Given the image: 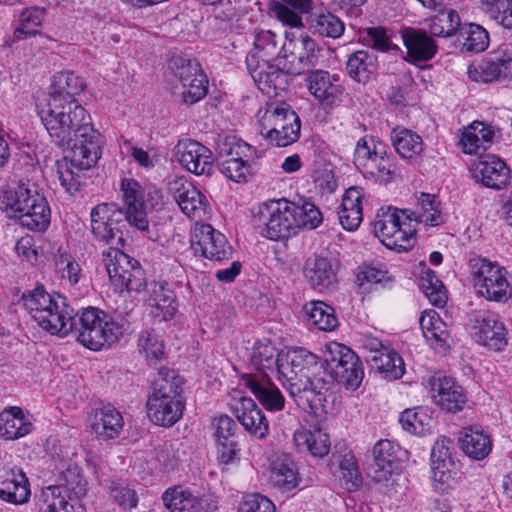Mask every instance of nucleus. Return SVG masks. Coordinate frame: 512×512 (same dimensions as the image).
I'll list each match as a JSON object with an SVG mask.
<instances>
[{"instance_id":"nucleus-15","label":"nucleus","mask_w":512,"mask_h":512,"mask_svg":"<svg viewBox=\"0 0 512 512\" xmlns=\"http://www.w3.org/2000/svg\"><path fill=\"white\" fill-rule=\"evenodd\" d=\"M191 248L195 254L215 262L228 260L233 249L226 237L210 224H202L194 229L191 236Z\"/></svg>"},{"instance_id":"nucleus-47","label":"nucleus","mask_w":512,"mask_h":512,"mask_svg":"<svg viewBox=\"0 0 512 512\" xmlns=\"http://www.w3.org/2000/svg\"><path fill=\"white\" fill-rule=\"evenodd\" d=\"M305 309L307 321L321 331H333L339 325L334 308L322 301H312Z\"/></svg>"},{"instance_id":"nucleus-43","label":"nucleus","mask_w":512,"mask_h":512,"mask_svg":"<svg viewBox=\"0 0 512 512\" xmlns=\"http://www.w3.org/2000/svg\"><path fill=\"white\" fill-rule=\"evenodd\" d=\"M46 17V9L39 6H31L23 9L18 17V26L13 32V40L20 41L40 32Z\"/></svg>"},{"instance_id":"nucleus-64","label":"nucleus","mask_w":512,"mask_h":512,"mask_svg":"<svg viewBox=\"0 0 512 512\" xmlns=\"http://www.w3.org/2000/svg\"><path fill=\"white\" fill-rule=\"evenodd\" d=\"M110 497L123 510L130 511L138 504L136 492L121 482H111L108 486Z\"/></svg>"},{"instance_id":"nucleus-36","label":"nucleus","mask_w":512,"mask_h":512,"mask_svg":"<svg viewBox=\"0 0 512 512\" xmlns=\"http://www.w3.org/2000/svg\"><path fill=\"white\" fill-rule=\"evenodd\" d=\"M293 442L298 451L307 452L313 457L322 458L330 451L329 436L319 428L296 430L293 434Z\"/></svg>"},{"instance_id":"nucleus-11","label":"nucleus","mask_w":512,"mask_h":512,"mask_svg":"<svg viewBox=\"0 0 512 512\" xmlns=\"http://www.w3.org/2000/svg\"><path fill=\"white\" fill-rule=\"evenodd\" d=\"M325 363L333 381L350 390H356L360 386L364 376L363 366L359 357L349 347L332 343Z\"/></svg>"},{"instance_id":"nucleus-63","label":"nucleus","mask_w":512,"mask_h":512,"mask_svg":"<svg viewBox=\"0 0 512 512\" xmlns=\"http://www.w3.org/2000/svg\"><path fill=\"white\" fill-rule=\"evenodd\" d=\"M301 43L303 52L298 57V65L295 66L303 73L320 64V59L323 57V49L309 36H303Z\"/></svg>"},{"instance_id":"nucleus-39","label":"nucleus","mask_w":512,"mask_h":512,"mask_svg":"<svg viewBox=\"0 0 512 512\" xmlns=\"http://www.w3.org/2000/svg\"><path fill=\"white\" fill-rule=\"evenodd\" d=\"M123 425L121 413L113 406L106 405L95 413L92 430L99 439L110 440L119 436Z\"/></svg>"},{"instance_id":"nucleus-7","label":"nucleus","mask_w":512,"mask_h":512,"mask_svg":"<svg viewBox=\"0 0 512 512\" xmlns=\"http://www.w3.org/2000/svg\"><path fill=\"white\" fill-rule=\"evenodd\" d=\"M294 209L285 199L270 200L258 206L252 223L260 235L269 240L288 239L296 235Z\"/></svg>"},{"instance_id":"nucleus-33","label":"nucleus","mask_w":512,"mask_h":512,"mask_svg":"<svg viewBox=\"0 0 512 512\" xmlns=\"http://www.w3.org/2000/svg\"><path fill=\"white\" fill-rule=\"evenodd\" d=\"M453 442L445 436L439 437L431 451V468L433 479L441 484H447L452 479L454 460L451 453Z\"/></svg>"},{"instance_id":"nucleus-55","label":"nucleus","mask_w":512,"mask_h":512,"mask_svg":"<svg viewBox=\"0 0 512 512\" xmlns=\"http://www.w3.org/2000/svg\"><path fill=\"white\" fill-rule=\"evenodd\" d=\"M459 35L463 38L462 49L467 52H482L489 45L488 32L480 25L463 24Z\"/></svg>"},{"instance_id":"nucleus-40","label":"nucleus","mask_w":512,"mask_h":512,"mask_svg":"<svg viewBox=\"0 0 512 512\" xmlns=\"http://www.w3.org/2000/svg\"><path fill=\"white\" fill-rule=\"evenodd\" d=\"M390 139L395 151L404 159H417L424 150L421 136L404 127L393 128Z\"/></svg>"},{"instance_id":"nucleus-19","label":"nucleus","mask_w":512,"mask_h":512,"mask_svg":"<svg viewBox=\"0 0 512 512\" xmlns=\"http://www.w3.org/2000/svg\"><path fill=\"white\" fill-rule=\"evenodd\" d=\"M121 190L125 206L123 209L125 221L151 239L141 185L133 179H124Z\"/></svg>"},{"instance_id":"nucleus-60","label":"nucleus","mask_w":512,"mask_h":512,"mask_svg":"<svg viewBox=\"0 0 512 512\" xmlns=\"http://www.w3.org/2000/svg\"><path fill=\"white\" fill-rule=\"evenodd\" d=\"M178 93L181 95L182 101L185 104L192 105L200 101L207 94L208 79L204 73L198 75L191 80V83H183L176 85Z\"/></svg>"},{"instance_id":"nucleus-57","label":"nucleus","mask_w":512,"mask_h":512,"mask_svg":"<svg viewBox=\"0 0 512 512\" xmlns=\"http://www.w3.org/2000/svg\"><path fill=\"white\" fill-rule=\"evenodd\" d=\"M169 69L173 75L174 87L180 86L188 81L189 77L202 74L200 64L195 60L185 56L176 55L169 60Z\"/></svg>"},{"instance_id":"nucleus-26","label":"nucleus","mask_w":512,"mask_h":512,"mask_svg":"<svg viewBox=\"0 0 512 512\" xmlns=\"http://www.w3.org/2000/svg\"><path fill=\"white\" fill-rule=\"evenodd\" d=\"M304 273L310 286L318 292H330L336 287V271L332 261L326 257L309 258Z\"/></svg>"},{"instance_id":"nucleus-37","label":"nucleus","mask_w":512,"mask_h":512,"mask_svg":"<svg viewBox=\"0 0 512 512\" xmlns=\"http://www.w3.org/2000/svg\"><path fill=\"white\" fill-rule=\"evenodd\" d=\"M363 189L359 187L349 188L343 198L338 211V219L342 227L347 231L356 230L362 219V203Z\"/></svg>"},{"instance_id":"nucleus-25","label":"nucleus","mask_w":512,"mask_h":512,"mask_svg":"<svg viewBox=\"0 0 512 512\" xmlns=\"http://www.w3.org/2000/svg\"><path fill=\"white\" fill-rule=\"evenodd\" d=\"M147 305L150 315L159 322L168 321L177 312L175 294L165 282H152L148 289Z\"/></svg>"},{"instance_id":"nucleus-2","label":"nucleus","mask_w":512,"mask_h":512,"mask_svg":"<svg viewBox=\"0 0 512 512\" xmlns=\"http://www.w3.org/2000/svg\"><path fill=\"white\" fill-rule=\"evenodd\" d=\"M0 209L31 231H45L50 225L51 210L45 196L30 180L0 191Z\"/></svg>"},{"instance_id":"nucleus-62","label":"nucleus","mask_w":512,"mask_h":512,"mask_svg":"<svg viewBox=\"0 0 512 512\" xmlns=\"http://www.w3.org/2000/svg\"><path fill=\"white\" fill-rule=\"evenodd\" d=\"M236 155H238V152H236ZM220 171L228 179L238 183L246 182L247 177L254 172L252 164L239 156L222 161Z\"/></svg>"},{"instance_id":"nucleus-10","label":"nucleus","mask_w":512,"mask_h":512,"mask_svg":"<svg viewBox=\"0 0 512 512\" xmlns=\"http://www.w3.org/2000/svg\"><path fill=\"white\" fill-rule=\"evenodd\" d=\"M471 267L474 287L479 295L495 302H506L511 297L503 268L484 258L474 259Z\"/></svg>"},{"instance_id":"nucleus-24","label":"nucleus","mask_w":512,"mask_h":512,"mask_svg":"<svg viewBox=\"0 0 512 512\" xmlns=\"http://www.w3.org/2000/svg\"><path fill=\"white\" fill-rule=\"evenodd\" d=\"M173 196L181 211L190 219L202 220L207 215L206 196L188 182H175Z\"/></svg>"},{"instance_id":"nucleus-22","label":"nucleus","mask_w":512,"mask_h":512,"mask_svg":"<svg viewBox=\"0 0 512 512\" xmlns=\"http://www.w3.org/2000/svg\"><path fill=\"white\" fill-rule=\"evenodd\" d=\"M432 392L436 405L446 412L461 411L467 401L463 388L451 377H435Z\"/></svg>"},{"instance_id":"nucleus-59","label":"nucleus","mask_w":512,"mask_h":512,"mask_svg":"<svg viewBox=\"0 0 512 512\" xmlns=\"http://www.w3.org/2000/svg\"><path fill=\"white\" fill-rule=\"evenodd\" d=\"M420 288L431 304L441 307L447 301L446 290L434 271L426 269L420 279Z\"/></svg>"},{"instance_id":"nucleus-53","label":"nucleus","mask_w":512,"mask_h":512,"mask_svg":"<svg viewBox=\"0 0 512 512\" xmlns=\"http://www.w3.org/2000/svg\"><path fill=\"white\" fill-rule=\"evenodd\" d=\"M291 206L295 208L296 212L293 213L296 222V234L301 228L312 230L322 223V213L310 200L301 198L297 202H291Z\"/></svg>"},{"instance_id":"nucleus-20","label":"nucleus","mask_w":512,"mask_h":512,"mask_svg":"<svg viewBox=\"0 0 512 512\" xmlns=\"http://www.w3.org/2000/svg\"><path fill=\"white\" fill-rule=\"evenodd\" d=\"M305 82L310 94L324 106L334 105L343 93L339 76L326 70H312Z\"/></svg>"},{"instance_id":"nucleus-34","label":"nucleus","mask_w":512,"mask_h":512,"mask_svg":"<svg viewBox=\"0 0 512 512\" xmlns=\"http://www.w3.org/2000/svg\"><path fill=\"white\" fill-rule=\"evenodd\" d=\"M284 352V350L278 351L270 342H258L253 347L251 362L261 372L260 376L269 377L272 374L281 380L282 353Z\"/></svg>"},{"instance_id":"nucleus-58","label":"nucleus","mask_w":512,"mask_h":512,"mask_svg":"<svg viewBox=\"0 0 512 512\" xmlns=\"http://www.w3.org/2000/svg\"><path fill=\"white\" fill-rule=\"evenodd\" d=\"M270 479L275 486L290 491L298 484L297 472L292 461L276 460L272 464Z\"/></svg>"},{"instance_id":"nucleus-50","label":"nucleus","mask_w":512,"mask_h":512,"mask_svg":"<svg viewBox=\"0 0 512 512\" xmlns=\"http://www.w3.org/2000/svg\"><path fill=\"white\" fill-rule=\"evenodd\" d=\"M376 56L365 50H358L349 56L346 70L356 81L365 83L375 72Z\"/></svg>"},{"instance_id":"nucleus-4","label":"nucleus","mask_w":512,"mask_h":512,"mask_svg":"<svg viewBox=\"0 0 512 512\" xmlns=\"http://www.w3.org/2000/svg\"><path fill=\"white\" fill-rule=\"evenodd\" d=\"M23 306L38 325L51 334L66 336L75 325L72 309L61 295L47 293L43 286H36L21 298Z\"/></svg>"},{"instance_id":"nucleus-16","label":"nucleus","mask_w":512,"mask_h":512,"mask_svg":"<svg viewBox=\"0 0 512 512\" xmlns=\"http://www.w3.org/2000/svg\"><path fill=\"white\" fill-rule=\"evenodd\" d=\"M468 76L476 82L490 83L512 76V52L507 46L488 54L478 66L468 68Z\"/></svg>"},{"instance_id":"nucleus-56","label":"nucleus","mask_w":512,"mask_h":512,"mask_svg":"<svg viewBox=\"0 0 512 512\" xmlns=\"http://www.w3.org/2000/svg\"><path fill=\"white\" fill-rule=\"evenodd\" d=\"M288 391L297 405L304 410H310L313 413H317L319 410L325 411L324 402L326 399L318 394H314L303 383L299 381L291 382L288 386Z\"/></svg>"},{"instance_id":"nucleus-14","label":"nucleus","mask_w":512,"mask_h":512,"mask_svg":"<svg viewBox=\"0 0 512 512\" xmlns=\"http://www.w3.org/2000/svg\"><path fill=\"white\" fill-rule=\"evenodd\" d=\"M325 360L302 347L288 349L282 353V381L289 385L294 381L311 378L313 374L326 370Z\"/></svg>"},{"instance_id":"nucleus-61","label":"nucleus","mask_w":512,"mask_h":512,"mask_svg":"<svg viewBox=\"0 0 512 512\" xmlns=\"http://www.w3.org/2000/svg\"><path fill=\"white\" fill-rule=\"evenodd\" d=\"M138 348L148 361L159 360L164 355L163 341L154 330H145L139 334Z\"/></svg>"},{"instance_id":"nucleus-30","label":"nucleus","mask_w":512,"mask_h":512,"mask_svg":"<svg viewBox=\"0 0 512 512\" xmlns=\"http://www.w3.org/2000/svg\"><path fill=\"white\" fill-rule=\"evenodd\" d=\"M398 445L390 440H379L373 447L374 463L369 467V474L373 481L388 480L395 468Z\"/></svg>"},{"instance_id":"nucleus-52","label":"nucleus","mask_w":512,"mask_h":512,"mask_svg":"<svg viewBox=\"0 0 512 512\" xmlns=\"http://www.w3.org/2000/svg\"><path fill=\"white\" fill-rule=\"evenodd\" d=\"M461 19L457 11H441L429 20V33L435 37H451L461 30Z\"/></svg>"},{"instance_id":"nucleus-5","label":"nucleus","mask_w":512,"mask_h":512,"mask_svg":"<svg viewBox=\"0 0 512 512\" xmlns=\"http://www.w3.org/2000/svg\"><path fill=\"white\" fill-rule=\"evenodd\" d=\"M61 483L41 489L36 506L39 512H86L80 497L86 493V481L77 466L61 473Z\"/></svg>"},{"instance_id":"nucleus-21","label":"nucleus","mask_w":512,"mask_h":512,"mask_svg":"<svg viewBox=\"0 0 512 512\" xmlns=\"http://www.w3.org/2000/svg\"><path fill=\"white\" fill-rule=\"evenodd\" d=\"M241 381L266 410L276 412L284 408L285 399L269 377L243 374Z\"/></svg>"},{"instance_id":"nucleus-3","label":"nucleus","mask_w":512,"mask_h":512,"mask_svg":"<svg viewBox=\"0 0 512 512\" xmlns=\"http://www.w3.org/2000/svg\"><path fill=\"white\" fill-rule=\"evenodd\" d=\"M183 384L184 380L177 371L159 368L146 403L148 417L153 423L171 427L180 420L185 408Z\"/></svg>"},{"instance_id":"nucleus-54","label":"nucleus","mask_w":512,"mask_h":512,"mask_svg":"<svg viewBox=\"0 0 512 512\" xmlns=\"http://www.w3.org/2000/svg\"><path fill=\"white\" fill-rule=\"evenodd\" d=\"M384 151H386V145L382 141L368 136L360 138L355 148L354 164L362 171L374 158L384 154Z\"/></svg>"},{"instance_id":"nucleus-46","label":"nucleus","mask_w":512,"mask_h":512,"mask_svg":"<svg viewBox=\"0 0 512 512\" xmlns=\"http://www.w3.org/2000/svg\"><path fill=\"white\" fill-rule=\"evenodd\" d=\"M368 361L373 368L390 380L399 379L404 373V362L393 349L384 348V352L370 355Z\"/></svg>"},{"instance_id":"nucleus-8","label":"nucleus","mask_w":512,"mask_h":512,"mask_svg":"<svg viewBox=\"0 0 512 512\" xmlns=\"http://www.w3.org/2000/svg\"><path fill=\"white\" fill-rule=\"evenodd\" d=\"M259 134L271 144L287 147L300 137L299 116L285 103L270 105L258 121Z\"/></svg>"},{"instance_id":"nucleus-41","label":"nucleus","mask_w":512,"mask_h":512,"mask_svg":"<svg viewBox=\"0 0 512 512\" xmlns=\"http://www.w3.org/2000/svg\"><path fill=\"white\" fill-rule=\"evenodd\" d=\"M102 261L112 285H123L124 274L137 260L120 250L119 247H109L102 252Z\"/></svg>"},{"instance_id":"nucleus-12","label":"nucleus","mask_w":512,"mask_h":512,"mask_svg":"<svg viewBox=\"0 0 512 512\" xmlns=\"http://www.w3.org/2000/svg\"><path fill=\"white\" fill-rule=\"evenodd\" d=\"M123 208L115 203L96 205L90 213L91 231L99 242L111 247L123 246L122 226L125 221Z\"/></svg>"},{"instance_id":"nucleus-31","label":"nucleus","mask_w":512,"mask_h":512,"mask_svg":"<svg viewBox=\"0 0 512 512\" xmlns=\"http://www.w3.org/2000/svg\"><path fill=\"white\" fill-rule=\"evenodd\" d=\"M328 466L333 473L339 472V479L346 490L355 491L362 485V476L357 460L351 451L334 452Z\"/></svg>"},{"instance_id":"nucleus-51","label":"nucleus","mask_w":512,"mask_h":512,"mask_svg":"<svg viewBox=\"0 0 512 512\" xmlns=\"http://www.w3.org/2000/svg\"><path fill=\"white\" fill-rule=\"evenodd\" d=\"M364 175L372 177L375 181L388 184L398 175L395 158L384 151L371 161V164L361 171Z\"/></svg>"},{"instance_id":"nucleus-9","label":"nucleus","mask_w":512,"mask_h":512,"mask_svg":"<svg viewBox=\"0 0 512 512\" xmlns=\"http://www.w3.org/2000/svg\"><path fill=\"white\" fill-rule=\"evenodd\" d=\"M390 210L389 208L388 213L374 222V233L387 248L406 252L415 244L416 223L402 209L394 208L392 212Z\"/></svg>"},{"instance_id":"nucleus-23","label":"nucleus","mask_w":512,"mask_h":512,"mask_svg":"<svg viewBox=\"0 0 512 512\" xmlns=\"http://www.w3.org/2000/svg\"><path fill=\"white\" fill-rule=\"evenodd\" d=\"M473 337L481 345L499 351L503 349L507 340L504 325L490 312L480 313L473 326Z\"/></svg>"},{"instance_id":"nucleus-35","label":"nucleus","mask_w":512,"mask_h":512,"mask_svg":"<svg viewBox=\"0 0 512 512\" xmlns=\"http://www.w3.org/2000/svg\"><path fill=\"white\" fill-rule=\"evenodd\" d=\"M313 9V0H274L271 2V11L284 25L291 28H302V14H310Z\"/></svg>"},{"instance_id":"nucleus-48","label":"nucleus","mask_w":512,"mask_h":512,"mask_svg":"<svg viewBox=\"0 0 512 512\" xmlns=\"http://www.w3.org/2000/svg\"><path fill=\"white\" fill-rule=\"evenodd\" d=\"M479 8L495 25L512 29V0H480Z\"/></svg>"},{"instance_id":"nucleus-42","label":"nucleus","mask_w":512,"mask_h":512,"mask_svg":"<svg viewBox=\"0 0 512 512\" xmlns=\"http://www.w3.org/2000/svg\"><path fill=\"white\" fill-rule=\"evenodd\" d=\"M33 429L31 421L19 407H10L1 414L0 434L13 440L29 434Z\"/></svg>"},{"instance_id":"nucleus-38","label":"nucleus","mask_w":512,"mask_h":512,"mask_svg":"<svg viewBox=\"0 0 512 512\" xmlns=\"http://www.w3.org/2000/svg\"><path fill=\"white\" fill-rule=\"evenodd\" d=\"M30 496L29 482L21 469H11L0 481V498L12 504H22Z\"/></svg>"},{"instance_id":"nucleus-13","label":"nucleus","mask_w":512,"mask_h":512,"mask_svg":"<svg viewBox=\"0 0 512 512\" xmlns=\"http://www.w3.org/2000/svg\"><path fill=\"white\" fill-rule=\"evenodd\" d=\"M258 88L268 96L278 95L287 85V75H299L301 70L286 59L263 62L247 67Z\"/></svg>"},{"instance_id":"nucleus-28","label":"nucleus","mask_w":512,"mask_h":512,"mask_svg":"<svg viewBox=\"0 0 512 512\" xmlns=\"http://www.w3.org/2000/svg\"><path fill=\"white\" fill-rule=\"evenodd\" d=\"M236 417L246 431L259 439L269 433V423L253 399L241 397L235 408Z\"/></svg>"},{"instance_id":"nucleus-17","label":"nucleus","mask_w":512,"mask_h":512,"mask_svg":"<svg viewBox=\"0 0 512 512\" xmlns=\"http://www.w3.org/2000/svg\"><path fill=\"white\" fill-rule=\"evenodd\" d=\"M472 178L475 182L493 190L505 189L510 181V169L494 154H484L472 164Z\"/></svg>"},{"instance_id":"nucleus-49","label":"nucleus","mask_w":512,"mask_h":512,"mask_svg":"<svg viewBox=\"0 0 512 512\" xmlns=\"http://www.w3.org/2000/svg\"><path fill=\"white\" fill-rule=\"evenodd\" d=\"M309 28L316 34L332 39L339 38L344 32V23L331 12L310 13Z\"/></svg>"},{"instance_id":"nucleus-45","label":"nucleus","mask_w":512,"mask_h":512,"mask_svg":"<svg viewBox=\"0 0 512 512\" xmlns=\"http://www.w3.org/2000/svg\"><path fill=\"white\" fill-rule=\"evenodd\" d=\"M163 502L171 512H202L201 499L181 487L167 490L163 494Z\"/></svg>"},{"instance_id":"nucleus-44","label":"nucleus","mask_w":512,"mask_h":512,"mask_svg":"<svg viewBox=\"0 0 512 512\" xmlns=\"http://www.w3.org/2000/svg\"><path fill=\"white\" fill-rule=\"evenodd\" d=\"M462 450L475 460H482L489 455L492 449L490 437L483 431L467 427L459 438Z\"/></svg>"},{"instance_id":"nucleus-18","label":"nucleus","mask_w":512,"mask_h":512,"mask_svg":"<svg viewBox=\"0 0 512 512\" xmlns=\"http://www.w3.org/2000/svg\"><path fill=\"white\" fill-rule=\"evenodd\" d=\"M178 162L195 175H211L214 156L210 149L192 139H182L174 147Z\"/></svg>"},{"instance_id":"nucleus-6","label":"nucleus","mask_w":512,"mask_h":512,"mask_svg":"<svg viewBox=\"0 0 512 512\" xmlns=\"http://www.w3.org/2000/svg\"><path fill=\"white\" fill-rule=\"evenodd\" d=\"M73 330L78 332L77 340L90 350L98 351L118 341L122 335L121 326L111 316L97 308L82 311Z\"/></svg>"},{"instance_id":"nucleus-27","label":"nucleus","mask_w":512,"mask_h":512,"mask_svg":"<svg viewBox=\"0 0 512 512\" xmlns=\"http://www.w3.org/2000/svg\"><path fill=\"white\" fill-rule=\"evenodd\" d=\"M282 49L281 38H278L275 33L270 30L259 31L255 36L254 48L246 57L247 67H254L263 62L286 59V56H281Z\"/></svg>"},{"instance_id":"nucleus-29","label":"nucleus","mask_w":512,"mask_h":512,"mask_svg":"<svg viewBox=\"0 0 512 512\" xmlns=\"http://www.w3.org/2000/svg\"><path fill=\"white\" fill-rule=\"evenodd\" d=\"M404 46L412 62H426L437 53L438 46L432 35L420 29H406L402 33Z\"/></svg>"},{"instance_id":"nucleus-32","label":"nucleus","mask_w":512,"mask_h":512,"mask_svg":"<svg viewBox=\"0 0 512 512\" xmlns=\"http://www.w3.org/2000/svg\"><path fill=\"white\" fill-rule=\"evenodd\" d=\"M416 200L417 207L415 210L402 209L406 216H409V219L416 223V227L421 223L425 226L434 227L444 222L436 195L421 192L416 196Z\"/></svg>"},{"instance_id":"nucleus-1","label":"nucleus","mask_w":512,"mask_h":512,"mask_svg":"<svg viewBox=\"0 0 512 512\" xmlns=\"http://www.w3.org/2000/svg\"><path fill=\"white\" fill-rule=\"evenodd\" d=\"M85 87L84 80L74 72L54 75L46 103L38 111L51 139L60 147L71 150L70 159L57 161L61 186L70 195L80 190V172L95 166L101 157V134L94 129L91 115L76 96Z\"/></svg>"}]
</instances>
